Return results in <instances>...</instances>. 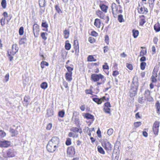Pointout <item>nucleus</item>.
Returning a JSON list of instances; mask_svg holds the SVG:
<instances>
[{
	"mask_svg": "<svg viewBox=\"0 0 160 160\" xmlns=\"http://www.w3.org/2000/svg\"><path fill=\"white\" fill-rule=\"evenodd\" d=\"M78 134L74 132H70L68 133V136L70 137L77 138L78 137Z\"/></svg>",
	"mask_w": 160,
	"mask_h": 160,
	"instance_id": "obj_19",
	"label": "nucleus"
},
{
	"mask_svg": "<svg viewBox=\"0 0 160 160\" xmlns=\"http://www.w3.org/2000/svg\"><path fill=\"white\" fill-rule=\"evenodd\" d=\"M70 130L76 133L79 132L80 133H81L82 132V130L81 129H79L77 127H72L71 128Z\"/></svg>",
	"mask_w": 160,
	"mask_h": 160,
	"instance_id": "obj_16",
	"label": "nucleus"
},
{
	"mask_svg": "<svg viewBox=\"0 0 160 160\" xmlns=\"http://www.w3.org/2000/svg\"><path fill=\"white\" fill-rule=\"evenodd\" d=\"M155 0H148L149 7L151 10H152L154 6V3Z\"/></svg>",
	"mask_w": 160,
	"mask_h": 160,
	"instance_id": "obj_26",
	"label": "nucleus"
},
{
	"mask_svg": "<svg viewBox=\"0 0 160 160\" xmlns=\"http://www.w3.org/2000/svg\"><path fill=\"white\" fill-rule=\"evenodd\" d=\"M111 107V104L109 102H107L105 103L104 107L110 108Z\"/></svg>",
	"mask_w": 160,
	"mask_h": 160,
	"instance_id": "obj_58",
	"label": "nucleus"
},
{
	"mask_svg": "<svg viewBox=\"0 0 160 160\" xmlns=\"http://www.w3.org/2000/svg\"><path fill=\"white\" fill-rule=\"evenodd\" d=\"M67 154L70 157H72L75 154V152L74 148L71 146L68 148Z\"/></svg>",
	"mask_w": 160,
	"mask_h": 160,
	"instance_id": "obj_9",
	"label": "nucleus"
},
{
	"mask_svg": "<svg viewBox=\"0 0 160 160\" xmlns=\"http://www.w3.org/2000/svg\"><path fill=\"white\" fill-rule=\"evenodd\" d=\"M48 63L44 61H42L41 63V67L42 69L44 68L45 66H48Z\"/></svg>",
	"mask_w": 160,
	"mask_h": 160,
	"instance_id": "obj_33",
	"label": "nucleus"
},
{
	"mask_svg": "<svg viewBox=\"0 0 160 160\" xmlns=\"http://www.w3.org/2000/svg\"><path fill=\"white\" fill-rule=\"evenodd\" d=\"M98 151L99 152L103 154H105V152L104 151L102 148L101 146H98Z\"/></svg>",
	"mask_w": 160,
	"mask_h": 160,
	"instance_id": "obj_35",
	"label": "nucleus"
},
{
	"mask_svg": "<svg viewBox=\"0 0 160 160\" xmlns=\"http://www.w3.org/2000/svg\"><path fill=\"white\" fill-rule=\"evenodd\" d=\"M133 35L134 38H136L138 36L139 32L138 30H132Z\"/></svg>",
	"mask_w": 160,
	"mask_h": 160,
	"instance_id": "obj_36",
	"label": "nucleus"
},
{
	"mask_svg": "<svg viewBox=\"0 0 160 160\" xmlns=\"http://www.w3.org/2000/svg\"><path fill=\"white\" fill-rule=\"evenodd\" d=\"M26 41V39L25 38H22L19 41V43L20 44H22L25 43Z\"/></svg>",
	"mask_w": 160,
	"mask_h": 160,
	"instance_id": "obj_51",
	"label": "nucleus"
},
{
	"mask_svg": "<svg viewBox=\"0 0 160 160\" xmlns=\"http://www.w3.org/2000/svg\"><path fill=\"white\" fill-rule=\"evenodd\" d=\"M5 132L2 130H0V138H2L6 136Z\"/></svg>",
	"mask_w": 160,
	"mask_h": 160,
	"instance_id": "obj_47",
	"label": "nucleus"
},
{
	"mask_svg": "<svg viewBox=\"0 0 160 160\" xmlns=\"http://www.w3.org/2000/svg\"><path fill=\"white\" fill-rule=\"evenodd\" d=\"M113 132V129L112 128H111L108 130V131H107V133L108 135L110 136L112 134Z\"/></svg>",
	"mask_w": 160,
	"mask_h": 160,
	"instance_id": "obj_49",
	"label": "nucleus"
},
{
	"mask_svg": "<svg viewBox=\"0 0 160 160\" xmlns=\"http://www.w3.org/2000/svg\"><path fill=\"white\" fill-rule=\"evenodd\" d=\"M42 27H44L47 29L48 27V23L46 22H43V21L42 22ZM48 30V29H47Z\"/></svg>",
	"mask_w": 160,
	"mask_h": 160,
	"instance_id": "obj_48",
	"label": "nucleus"
},
{
	"mask_svg": "<svg viewBox=\"0 0 160 160\" xmlns=\"http://www.w3.org/2000/svg\"><path fill=\"white\" fill-rule=\"evenodd\" d=\"M52 126V124L51 123H48L46 129L47 130H49L51 129Z\"/></svg>",
	"mask_w": 160,
	"mask_h": 160,
	"instance_id": "obj_52",
	"label": "nucleus"
},
{
	"mask_svg": "<svg viewBox=\"0 0 160 160\" xmlns=\"http://www.w3.org/2000/svg\"><path fill=\"white\" fill-rule=\"evenodd\" d=\"M9 73H7L5 77V80L6 82H7L9 80Z\"/></svg>",
	"mask_w": 160,
	"mask_h": 160,
	"instance_id": "obj_62",
	"label": "nucleus"
},
{
	"mask_svg": "<svg viewBox=\"0 0 160 160\" xmlns=\"http://www.w3.org/2000/svg\"><path fill=\"white\" fill-rule=\"evenodd\" d=\"M53 114V111L52 108H49L47 110V112L46 114V117H51Z\"/></svg>",
	"mask_w": 160,
	"mask_h": 160,
	"instance_id": "obj_14",
	"label": "nucleus"
},
{
	"mask_svg": "<svg viewBox=\"0 0 160 160\" xmlns=\"http://www.w3.org/2000/svg\"><path fill=\"white\" fill-rule=\"evenodd\" d=\"M93 100L98 104H100L102 103L101 99L100 98H92Z\"/></svg>",
	"mask_w": 160,
	"mask_h": 160,
	"instance_id": "obj_31",
	"label": "nucleus"
},
{
	"mask_svg": "<svg viewBox=\"0 0 160 160\" xmlns=\"http://www.w3.org/2000/svg\"><path fill=\"white\" fill-rule=\"evenodd\" d=\"M105 65H103L102 66V68L103 69H109V67L107 65V63H105Z\"/></svg>",
	"mask_w": 160,
	"mask_h": 160,
	"instance_id": "obj_63",
	"label": "nucleus"
},
{
	"mask_svg": "<svg viewBox=\"0 0 160 160\" xmlns=\"http://www.w3.org/2000/svg\"><path fill=\"white\" fill-rule=\"evenodd\" d=\"M94 59L92 55H89L88 58V61L89 62H92V60Z\"/></svg>",
	"mask_w": 160,
	"mask_h": 160,
	"instance_id": "obj_57",
	"label": "nucleus"
},
{
	"mask_svg": "<svg viewBox=\"0 0 160 160\" xmlns=\"http://www.w3.org/2000/svg\"><path fill=\"white\" fill-rule=\"evenodd\" d=\"M91 79L94 82H98L100 79L102 80L104 78V76L101 74H93L91 76Z\"/></svg>",
	"mask_w": 160,
	"mask_h": 160,
	"instance_id": "obj_5",
	"label": "nucleus"
},
{
	"mask_svg": "<svg viewBox=\"0 0 160 160\" xmlns=\"http://www.w3.org/2000/svg\"><path fill=\"white\" fill-rule=\"evenodd\" d=\"M101 24V21L99 19L96 18L95 19L94 25L98 28H100Z\"/></svg>",
	"mask_w": 160,
	"mask_h": 160,
	"instance_id": "obj_13",
	"label": "nucleus"
},
{
	"mask_svg": "<svg viewBox=\"0 0 160 160\" xmlns=\"http://www.w3.org/2000/svg\"><path fill=\"white\" fill-rule=\"evenodd\" d=\"M71 139L70 138H68L67 139L66 142V144L67 145H69L71 143Z\"/></svg>",
	"mask_w": 160,
	"mask_h": 160,
	"instance_id": "obj_56",
	"label": "nucleus"
},
{
	"mask_svg": "<svg viewBox=\"0 0 160 160\" xmlns=\"http://www.w3.org/2000/svg\"><path fill=\"white\" fill-rule=\"evenodd\" d=\"M65 114L64 110H62L58 112V116L61 118H63L64 117Z\"/></svg>",
	"mask_w": 160,
	"mask_h": 160,
	"instance_id": "obj_42",
	"label": "nucleus"
},
{
	"mask_svg": "<svg viewBox=\"0 0 160 160\" xmlns=\"http://www.w3.org/2000/svg\"><path fill=\"white\" fill-rule=\"evenodd\" d=\"M40 86L42 89H45L48 87V84L46 82H43L41 84Z\"/></svg>",
	"mask_w": 160,
	"mask_h": 160,
	"instance_id": "obj_32",
	"label": "nucleus"
},
{
	"mask_svg": "<svg viewBox=\"0 0 160 160\" xmlns=\"http://www.w3.org/2000/svg\"><path fill=\"white\" fill-rule=\"evenodd\" d=\"M74 48L75 50V54L76 55H78V53L79 52V46L78 44H75V42H74V44L73 45Z\"/></svg>",
	"mask_w": 160,
	"mask_h": 160,
	"instance_id": "obj_21",
	"label": "nucleus"
},
{
	"mask_svg": "<svg viewBox=\"0 0 160 160\" xmlns=\"http://www.w3.org/2000/svg\"><path fill=\"white\" fill-rule=\"evenodd\" d=\"M159 125L160 122L158 121H156L153 124L152 130L155 136L158 135V134Z\"/></svg>",
	"mask_w": 160,
	"mask_h": 160,
	"instance_id": "obj_6",
	"label": "nucleus"
},
{
	"mask_svg": "<svg viewBox=\"0 0 160 160\" xmlns=\"http://www.w3.org/2000/svg\"><path fill=\"white\" fill-rule=\"evenodd\" d=\"M144 95L145 97L147 98H148L150 97V91L148 90H147L145 91Z\"/></svg>",
	"mask_w": 160,
	"mask_h": 160,
	"instance_id": "obj_34",
	"label": "nucleus"
},
{
	"mask_svg": "<svg viewBox=\"0 0 160 160\" xmlns=\"http://www.w3.org/2000/svg\"><path fill=\"white\" fill-rule=\"evenodd\" d=\"M96 14L98 17L101 19L104 18L105 14L101 11H98L96 12Z\"/></svg>",
	"mask_w": 160,
	"mask_h": 160,
	"instance_id": "obj_17",
	"label": "nucleus"
},
{
	"mask_svg": "<svg viewBox=\"0 0 160 160\" xmlns=\"http://www.w3.org/2000/svg\"><path fill=\"white\" fill-rule=\"evenodd\" d=\"M156 106L157 110V113L159 114L160 111V104L158 102H157L156 104Z\"/></svg>",
	"mask_w": 160,
	"mask_h": 160,
	"instance_id": "obj_37",
	"label": "nucleus"
},
{
	"mask_svg": "<svg viewBox=\"0 0 160 160\" xmlns=\"http://www.w3.org/2000/svg\"><path fill=\"white\" fill-rule=\"evenodd\" d=\"M48 35V34L46 32H43L41 33V37L42 39L46 40L47 39L46 36Z\"/></svg>",
	"mask_w": 160,
	"mask_h": 160,
	"instance_id": "obj_39",
	"label": "nucleus"
},
{
	"mask_svg": "<svg viewBox=\"0 0 160 160\" xmlns=\"http://www.w3.org/2000/svg\"><path fill=\"white\" fill-rule=\"evenodd\" d=\"M8 56H9V58L10 61H11L13 59V55H12L9 52H8Z\"/></svg>",
	"mask_w": 160,
	"mask_h": 160,
	"instance_id": "obj_61",
	"label": "nucleus"
},
{
	"mask_svg": "<svg viewBox=\"0 0 160 160\" xmlns=\"http://www.w3.org/2000/svg\"><path fill=\"white\" fill-rule=\"evenodd\" d=\"M19 48L16 44L12 45V49L9 50L8 52H9L10 54L12 55H14L18 52Z\"/></svg>",
	"mask_w": 160,
	"mask_h": 160,
	"instance_id": "obj_8",
	"label": "nucleus"
},
{
	"mask_svg": "<svg viewBox=\"0 0 160 160\" xmlns=\"http://www.w3.org/2000/svg\"><path fill=\"white\" fill-rule=\"evenodd\" d=\"M100 7L102 10L103 12H107V9L108 8V7L107 6L103 4H102L100 5Z\"/></svg>",
	"mask_w": 160,
	"mask_h": 160,
	"instance_id": "obj_18",
	"label": "nucleus"
},
{
	"mask_svg": "<svg viewBox=\"0 0 160 160\" xmlns=\"http://www.w3.org/2000/svg\"><path fill=\"white\" fill-rule=\"evenodd\" d=\"M138 83L137 82H133L131 85V88L130 90V96L133 97L137 94L138 89Z\"/></svg>",
	"mask_w": 160,
	"mask_h": 160,
	"instance_id": "obj_2",
	"label": "nucleus"
},
{
	"mask_svg": "<svg viewBox=\"0 0 160 160\" xmlns=\"http://www.w3.org/2000/svg\"><path fill=\"white\" fill-rule=\"evenodd\" d=\"M33 32L35 37H38L40 31L39 26L37 24H34L33 25Z\"/></svg>",
	"mask_w": 160,
	"mask_h": 160,
	"instance_id": "obj_7",
	"label": "nucleus"
},
{
	"mask_svg": "<svg viewBox=\"0 0 160 160\" xmlns=\"http://www.w3.org/2000/svg\"><path fill=\"white\" fill-rule=\"evenodd\" d=\"M65 47V49L67 50H69L70 49L71 47V45L69 43V41L68 40H67L66 41Z\"/></svg>",
	"mask_w": 160,
	"mask_h": 160,
	"instance_id": "obj_27",
	"label": "nucleus"
},
{
	"mask_svg": "<svg viewBox=\"0 0 160 160\" xmlns=\"http://www.w3.org/2000/svg\"><path fill=\"white\" fill-rule=\"evenodd\" d=\"M118 7L114 3H113L112 4L111 8L112 13L114 18H116L117 16V14L119 13H121L122 10L121 9H118Z\"/></svg>",
	"mask_w": 160,
	"mask_h": 160,
	"instance_id": "obj_4",
	"label": "nucleus"
},
{
	"mask_svg": "<svg viewBox=\"0 0 160 160\" xmlns=\"http://www.w3.org/2000/svg\"><path fill=\"white\" fill-rule=\"evenodd\" d=\"M151 78L152 82L155 83L157 82V79L154 77V76H152Z\"/></svg>",
	"mask_w": 160,
	"mask_h": 160,
	"instance_id": "obj_60",
	"label": "nucleus"
},
{
	"mask_svg": "<svg viewBox=\"0 0 160 160\" xmlns=\"http://www.w3.org/2000/svg\"><path fill=\"white\" fill-rule=\"evenodd\" d=\"M55 8L57 12L58 13L60 14L62 13V11L61 10V9L58 5H56L55 6Z\"/></svg>",
	"mask_w": 160,
	"mask_h": 160,
	"instance_id": "obj_44",
	"label": "nucleus"
},
{
	"mask_svg": "<svg viewBox=\"0 0 160 160\" xmlns=\"http://www.w3.org/2000/svg\"><path fill=\"white\" fill-rule=\"evenodd\" d=\"M64 36L65 38H68L69 34V31L65 30L63 31Z\"/></svg>",
	"mask_w": 160,
	"mask_h": 160,
	"instance_id": "obj_30",
	"label": "nucleus"
},
{
	"mask_svg": "<svg viewBox=\"0 0 160 160\" xmlns=\"http://www.w3.org/2000/svg\"><path fill=\"white\" fill-rule=\"evenodd\" d=\"M84 117L88 119H91L92 121L94 120L93 116L89 113L85 114Z\"/></svg>",
	"mask_w": 160,
	"mask_h": 160,
	"instance_id": "obj_22",
	"label": "nucleus"
},
{
	"mask_svg": "<svg viewBox=\"0 0 160 160\" xmlns=\"http://www.w3.org/2000/svg\"><path fill=\"white\" fill-rule=\"evenodd\" d=\"M10 131V132L12 133V136H15V135H17L18 133V132L17 131L12 128H11Z\"/></svg>",
	"mask_w": 160,
	"mask_h": 160,
	"instance_id": "obj_28",
	"label": "nucleus"
},
{
	"mask_svg": "<svg viewBox=\"0 0 160 160\" xmlns=\"http://www.w3.org/2000/svg\"><path fill=\"white\" fill-rule=\"evenodd\" d=\"M30 101V98L29 96H25L24 97L23 101L22 102L24 105L27 106Z\"/></svg>",
	"mask_w": 160,
	"mask_h": 160,
	"instance_id": "obj_10",
	"label": "nucleus"
},
{
	"mask_svg": "<svg viewBox=\"0 0 160 160\" xmlns=\"http://www.w3.org/2000/svg\"><path fill=\"white\" fill-rule=\"evenodd\" d=\"M5 17L2 18L0 20L1 24L2 26H3L5 23Z\"/></svg>",
	"mask_w": 160,
	"mask_h": 160,
	"instance_id": "obj_46",
	"label": "nucleus"
},
{
	"mask_svg": "<svg viewBox=\"0 0 160 160\" xmlns=\"http://www.w3.org/2000/svg\"><path fill=\"white\" fill-rule=\"evenodd\" d=\"M103 110L105 112L108 114H110V109L109 108L104 107Z\"/></svg>",
	"mask_w": 160,
	"mask_h": 160,
	"instance_id": "obj_45",
	"label": "nucleus"
},
{
	"mask_svg": "<svg viewBox=\"0 0 160 160\" xmlns=\"http://www.w3.org/2000/svg\"><path fill=\"white\" fill-rule=\"evenodd\" d=\"M146 65V63L145 62H142L140 64V68L142 70H144L145 68V66Z\"/></svg>",
	"mask_w": 160,
	"mask_h": 160,
	"instance_id": "obj_43",
	"label": "nucleus"
},
{
	"mask_svg": "<svg viewBox=\"0 0 160 160\" xmlns=\"http://www.w3.org/2000/svg\"><path fill=\"white\" fill-rule=\"evenodd\" d=\"M127 67L130 70H132L133 69L132 66V64H127Z\"/></svg>",
	"mask_w": 160,
	"mask_h": 160,
	"instance_id": "obj_59",
	"label": "nucleus"
},
{
	"mask_svg": "<svg viewBox=\"0 0 160 160\" xmlns=\"http://www.w3.org/2000/svg\"><path fill=\"white\" fill-rule=\"evenodd\" d=\"M145 22V20L144 15H142L140 17V20L139 23L141 25H143Z\"/></svg>",
	"mask_w": 160,
	"mask_h": 160,
	"instance_id": "obj_25",
	"label": "nucleus"
},
{
	"mask_svg": "<svg viewBox=\"0 0 160 160\" xmlns=\"http://www.w3.org/2000/svg\"><path fill=\"white\" fill-rule=\"evenodd\" d=\"M118 20L119 22H121L124 21L123 16L122 14H120L118 15Z\"/></svg>",
	"mask_w": 160,
	"mask_h": 160,
	"instance_id": "obj_41",
	"label": "nucleus"
},
{
	"mask_svg": "<svg viewBox=\"0 0 160 160\" xmlns=\"http://www.w3.org/2000/svg\"><path fill=\"white\" fill-rule=\"evenodd\" d=\"M7 155L8 157H12L15 156V155L14 150L12 149H9L7 151Z\"/></svg>",
	"mask_w": 160,
	"mask_h": 160,
	"instance_id": "obj_12",
	"label": "nucleus"
},
{
	"mask_svg": "<svg viewBox=\"0 0 160 160\" xmlns=\"http://www.w3.org/2000/svg\"><path fill=\"white\" fill-rule=\"evenodd\" d=\"M59 139L57 137H54L50 140L47 145V148L49 152H53L58 147Z\"/></svg>",
	"mask_w": 160,
	"mask_h": 160,
	"instance_id": "obj_1",
	"label": "nucleus"
},
{
	"mask_svg": "<svg viewBox=\"0 0 160 160\" xmlns=\"http://www.w3.org/2000/svg\"><path fill=\"white\" fill-rule=\"evenodd\" d=\"M72 72L67 73L66 74V80L69 81H70L72 79Z\"/></svg>",
	"mask_w": 160,
	"mask_h": 160,
	"instance_id": "obj_23",
	"label": "nucleus"
},
{
	"mask_svg": "<svg viewBox=\"0 0 160 160\" xmlns=\"http://www.w3.org/2000/svg\"><path fill=\"white\" fill-rule=\"evenodd\" d=\"M145 99L143 97L139 98L138 99V102L141 104L144 103L145 101Z\"/></svg>",
	"mask_w": 160,
	"mask_h": 160,
	"instance_id": "obj_38",
	"label": "nucleus"
},
{
	"mask_svg": "<svg viewBox=\"0 0 160 160\" xmlns=\"http://www.w3.org/2000/svg\"><path fill=\"white\" fill-rule=\"evenodd\" d=\"M138 8V12L139 13H144L145 12L144 7L141 6L139 4Z\"/></svg>",
	"mask_w": 160,
	"mask_h": 160,
	"instance_id": "obj_20",
	"label": "nucleus"
},
{
	"mask_svg": "<svg viewBox=\"0 0 160 160\" xmlns=\"http://www.w3.org/2000/svg\"><path fill=\"white\" fill-rule=\"evenodd\" d=\"M147 53L146 50L144 51V50H142L140 52V56H142L146 54Z\"/></svg>",
	"mask_w": 160,
	"mask_h": 160,
	"instance_id": "obj_55",
	"label": "nucleus"
},
{
	"mask_svg": "<svg viewBox=\"0 0 160 160\" xmlns=\"http://www.w3.org/2000/svg\"><path fill=\"white\" fill-rule=\"evenodd\" d=\"M23 29L24 28L22 27H21L20 28L19 30V32L20 35H22L23 34L24 32Z\"/></svg>",
	"mask_w": 160,
	"mask_h": 160,
	"instance_id": "obj_50",
	"label": "nucleus"
},
{
	"mask_svg": "<svg viewBox=\"0 0 160 160\" xmlns=\"http://www.w3.org/2000/svg\"><path fill=\"white\" fill-rule=\"evenodd\" d=\"M45 0H39V4L40 7H44L45 6Z\"/></svg>",
	"mask_w": 160,
	"mask_h": 160,
	"instance_id": "obj_29",
	"label": "nucleus"
},
{
	"mask_svg": "<svg viewBox=\"0 0 160 160\" xmlns=\"http://www.w3.org/2000/svg\"><path fill=\"white\" fill-rule=\"evenodd\" d=\"M1 5L3 8H5L6 7V0H2Z\"/></svg>",
	"mask_w": 160,
	"mask_h": 160,
	"instance_id": "obj_40",
	"label": "nucleus"
},
{
	"mask_svg": "<svg viewBox=\"0 0 160 160\" xmlns=\"http://www.w3.org/2000/svg\"><path fill=\"white\" fill-rule=\"evenodd\" d=\"M102 147L107 151L109 152L112 149L111 144L106 139H104L102 142Z\"/></svg>",
	"mask_w": 160,
	"mask_h": 160,
	"instance_id": "obj_3",
	"label": "nucleus"
},
{
	"mask_svg": "<svg viewBox=\"0 0 160 160\" xmlns=\"http://www.w3.org/2000/svg\"><path fill=\"white\" fill-rule=\"evenodd\" d=\"M119 156V153L113 152L112 154V160H118Z\"/></svg>",
	"mask_w": 160,
	"mask_h": 160,
	"instance_id": "obj_15",
	"label": "nucleus"
},
{
	"mask_svg": "<svg viewBox=\"0 0 160 160\" xmlns=\"http://www.w3.org/2000/svg\"><path fill=\"white\" fill-rule=\"evenodd\" d=\"M88 41L91 43H93L95 41V39L92 37H89L88 38Z\"/></svg>",
	"mask_w": 160,
	"mask_h": 160,
	"instance_id": "obj_53",
	"label": "nucleus"
},
{
	"mask_svg": "<svg viewBox=\"0 0 160 160\" xmlns=\"http://www.w3.org/2000/svg\"><path fill=\"white\" fill-rule=\"evenodd\" d=\"M154 29L156 32H158L160 31V24L158 22L155 24L154 27Z\"/></svg>",
	"mask_w": 160,
	"mask_h": 160,
	"instance_id": "obj_24",
	"label": "nucleus"
},
{
	"mask_svg": "<svg viewBox=\"0 0 160 160\" xmlns=\"http://www.w3.org/2000/svg\"><path fill=\"white\" fill-rule=\"evenodd\" d=\"M141 122H137L134 123V127L138 128L141 125Z\"/></svg>",
	"mask_w": 160,
	"mask_h": 160,
	"instance_id": "obj_54",
	"label": "nucleus"
},
{
	"mask_svg": "<svg viewBox=\"0 0 160 160\" xmlns=\"http://www.w3.org/2000/svg\"><path fill=\"white\" fill-rule=\"evenodd\" d=\"M91 35L93 36L96 37L98 36V34L95 31H93L91 32Z\"/></svg>",
	"mask_w": 160,
	"mask_h": 160,
	"instance_id": "obj_64",
	"label": "nucleus"
},
{
	"mask_svg": "<svg viewBox=\"0 0 160 160\" xmlns=\"http://www.w3.org/2000/svg\"><path fill=\"white\" fill-rule=\"evenodd\" d=\"M10 145V142L8 141L4 140L1 141L0 143V147H2L7 148Z\"/></svg>",
	"mask_w": 160,
	"mask_h": 160,
	"instance_id": "obj_11",
	"label": "nucleus"
}]
</instances>
